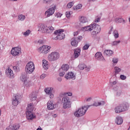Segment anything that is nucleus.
<instances>
[{"label": "nucleus", "mask_w": 130, "mask_h": 130, "mask_svg": "<svg viewBox=\"0 0 130 130\" xmlns=\"http://www.w3.org/2000/svg\"><path fill=\"white\" fill-rule=\"evenodd\" d=\"M82 31H92V35H97L98 33H100L101 31V27L96 23H93V24H90L89 26L83 27L82 28Z\"/></svg>", "instance_id": "1"}, {"label": "nucleus", "mask_w": 130, "mask_h": 130, "mask_svg": "<svg viewBox=\"0 0 130 130\" xmlns=\"http://www.w3.org/2000/svg\"><path fill=\"white\" fill-rule=\"evenodd\" d=\"M63 32H64L63 29L56 30L52 36V39L53 40H62V39H64L66 35L63 34Z\"/></svg>", "instance_id": "2"}, {"label": "nucleus", "mask_w": 130, "mask_h": 130, "mask_svg": "<svg viewBox=\"0 0 130 130\" xmlns=\"http://www.w3.org/2000/svg\"><path fill=\"white\" fill-rule=\"evenodd\" d=\"M20 80L23 83V86L25 88H29L32 85V82L27 75H22L20 77Z\"/></svg>", "instance_id": "3"}, {"label": "nucleus", "mask_w": 130, "mask_h": 130, "mask_svg": "<svg viewBox=\"0 0 130 130\" xmlns=\"http://www.w3.org/2000/svg\"><path fill=\"white\" fill-rule=\"evenodd\" d=\"M34 71H35V64H34V62L30 61L26 64L25 71L26 74H32Z\"/></svg>", "instance_id": "4"}, {"label": "nucleus", "mask_w": 130, "mask_h": 130, "mask_svg": "<svg viewBox=\"0 0 130 130\" xmlns=\"http://www.w3.org/2000/svg\"><path fill=\"white\" fill-rule=\"evenodd\" d=\"M88 110L87 107H82L79 108L78 110L75 112L74 115L76 117H80L81 116H83L86 114V112Z\"/></svg>", "instance_id": "5"}, {"label": "nucleus", "mask_w": 130, "mask_h": 130, "mask_svg": "<svg viewBox=\"0 0 130 130\" xmlns=\"http://www.w3.org/2000/svg\"><path fill=\"white\" fill-rule=\"evenodd\" d=\"M59 53L52 52L48 55V58L50 61H54L55 60H57L59 58Z\"/></svg>", "instance_id": "6"}, {"label": "nucleus", "mask_w": 130, "mask_h": 130, "mask_svg": "<svg viewBox=\"0 0 130 130\" xmlns=\"http://www.w3.org/2000/svg\"><path fill=\"white\" fill-rule=\"evenodd\" d=\"M50 48H51V47L49 46L43 45L39 48L38 51L40 53H44V54H46L49 52Z\"/></svg>", "instance_id": "7"}, {"label": "nucleus", "mask_w": 130, "mask_h": 130, "mask_svg": "<svg viewBox=\"0 0 130 130\" xmlns=\"http://www.w3.org/2000/svg\"><path fill=\"white\" fill-rule=\"evenodd\" d=\"M125 110H127V106L125 104L120 105L115 108L116 113H120V112L125 111Z\"/></svg>", "instance_id": "8"}, {"label": "nucleus", "mask_w": 130, "mask_h": 130, "mask_svg": "<svg viewBox=\"0 0 130 130\" xmlns=\"http://www.w3.org/2000/svg\"><path fill=\"white\" fill-rule=\"evenodd\" d=\"M63 100V108L64 109H67V108H70L71 107V101L70 100V98L66 96L62 99Z\"/></svg>", "instance_id": "9"}, {"label": "nucleus", "mask_w": 130, "mask_h": 130, "mask_svg": "<svg viewBox=\"0 0 130 130\" xmlns=\"http://www.w3.org/2000/svg\"><path fill=\"white\" fill-rule=\"evenodd\" d=\"M38 31L42 32V33H50V31L47 28V26L44 24H39Z\"/></svg>", "instance_id": "10"}, {"label": "nucleus", "mask_w": 130, "mask_h": 130, "mask_svg": "<svg viewBox=\"0 0 130 130\" xmlns=\"http://www.w3.org/2000/svg\"><path fill=\"white\" fill-rule=\"evenodd\" d=\"M56 9V6H55V5H54L53 7L49 9L45 13V15L46 17L47 18H48V17H50V16H52V15L54 14V12Z\"/></svg>", "instance_id": "11"}, {"label": "nucleus", "mask_w": 130, "mask_h": 130, "mask_svg": "<svg viewBox=\"0 0 130 130\" xmlns=\"http://www.w3.org/2000/svg\"><path fill=\"white\" fill-rule=\"evenodd\" d=\"M21 53V48L19 47H14L11 50V54L13 56H18Z\"/></svg>", "instance_id": "12"}, {"label": "nucleus", "mask_w": 130, "mask_h": 130, "mask_svg": "<svg viewBox=\"0 0 130 130\" xmlns=\"http://www.w3.org/2000/svg\"><path fill=\"white\" fill-rule=\"evenodd\" d=\"M26 116L28 120H32V119L36 118V116L33 114V112H32V111H27L26 112Z\"/></svg>", "instance_id": "13"}, {"label": "nucleus", "mask_w": 130, "mask_h": 130, "mask_svg": "<svg viewBox=\"0 0 130 130\" xmlns=\"http://www.w3.org/2000/svg\"><path fill=\"white\" fill-rule=\"evenodd\" d=\"M19 104V95L18 94H15L12 101V105L14 106H17Z\"/></svg>", "instance_id": "14"}, {"label": "nucleus", "mask_w": 130, "mask_h": 130, "mask_svg": "<svg viewBox=\"0 0 130 130\" xmlns=\"http://www.w3.org/2000/svg\"><path fill=\"white\" fill-rule=\"evenodd\" d=\"M6 75L9 78H14L15 74L13 72V70L11 69L10 68H8L7 70L6 71Z\"/></svg>", "instance_id": "15"}, {"label": "nucleus", "mask_w": 130, "mask_h": 130, "mask_svg": "<svg viewBox=\"0 0 130 130\" xmlns=\"http://www.w3.org/2000/svg\"><path fill=\"white\" fill-rule=\"evenodd\" d=\"M65 78L67 80L69 79H72V80H75L76 79V75L74 74L73 72H69L67 74L65 75Z\"/></svg>", "instance_id": "16"}, {"label": "nucleus", "mask_w": 130, "mask_h": 130, "mask_svg": "<svg viewBox=\"0 0 130 130\" xmlns=\"http://www.w3.org/2000/svg\"><path fill=\"white\" fill-rule=\"evenodd\" d=\"M47 108L49 110H52L54 109V104L52 103V101H49L47 103Z\"/></svg>", "instance_id": "17"}, {"label": "nucleus", "mask_w": 130, "mask_h": 130, "mask_svg": "<svg viewBox=\"0 0 130 130\" xmlns=\"http://www.w3.org/2000/svg\"><path fill=\"white\" fill-rule=\"evenodd\" d=\"M95 58H96L97 59H99V60H103L104 59V58L103 57V56H102V53L100 52H98L95 54Z\"/></svg>", "instance_id": "18"}, {"label": "nucleus", "mask_w": 130, "mask_h": 130, "mask_svg": "<svg viewBox=\"0 0 130 130\" xmlns=\"http://www.w3.org/2000/svg\"><path fill=\"white\" fill-rule=\"evenodd\" d=\"M15 126H17V127H15V126H13L12 125H9L8 127L6 128V130H17L19 129L20 128V125L19 124H17Z\"/></svg>", "instance_id": "19"}, {"label": "nucleus", "mask_w": 130, "mask_h": 130, "mask_svg": "<svg viewBox=\"0 0 130 130\" xmlns=\"http://www.w3.org/2000/svg\"><path fill=\"white\" fill-rule=\"evenodd\" d=\"M81 54V49H74V56L75 58L79 57V56Z\"/></svg>", "instance_id": "20"}, {"label": "nucleus", "mask_w": 130, "mask_h": 130, "mask_svg": "<svg viewBox=\"0 0 130 130\" xmlns=\"http://www.w3.org/2000/svg\"><path fill=\"white\" fill-rule=\"evenodd\" d=\"M53 90V87H47L45 88V92L48 95H49V94H51L52 93V90Z\"/></svg>", "instance_id": "21"}, {"label": "nucleus", "mask_w": 130, "mask_h": 130, "mask_svg": "<svg viewBox=\"0 0 130 130\" xmlns=\"http://www.w3.org/2000/svg\"><path fill=\"white\" fill-rule=\"evenodd\" d=\"M104 54L107 56H110L113 54V51L111 50H106L104 51Z\"/></svg>", "instance_id": "22"}, {"label": "nucleus", "mask_w": 130, "mask_h": 130, "mask_svg": "<svg viewBox=\"0 0 130 130\" xmlns=\"http://www.w3.org/2000/svg\"><path fill=\"white\" fill-rule=\"evenodd\" d=\"M105 105V102L102 101L101 102H94L93 104V106H102Z\"/></svg>", "instance_id": "23"}, {"label": "nucleus", "mask_w": 130, "mask_h": 130, "mask_svg": "<svg viewBox=\"0 0 130 130\" xmlns=\"http://www.w3.org/2000/svg\"><path fill=\"white\" fill-rule=\"evenodd\" d=\"M69 69H70V66H69L68 64H64L61 67V70H62V71H64V72L69 71Z\"/></svg>", "instance_id": "24"}, {"label": "nucleus", "mask_w": 130, "mask_h": 130, "mask_svg": "<svg viewBox=\"0 0 130 130\" xmlns=\"http://www.w3.org/2000/svg\"><path fill=\"white\" fill-rule=\"evenodd\" d=\"M123 122V120L122 118L120 117H117L116 118V123L117 124H121Z\"/></svg>", "instance_id": "25"}, {"label": "nucleus", "mask_w": 130, "mask_h": 130, "mask_svg": "<svg viewBox=\"0 0 130 130\" xmlns=\"http://www.w3.org/2000/svg\"><path fill=\"white\" fill-rule=\"evenodd\" d=\"M78 43L75 38L72 39V41L71 42V45H72V46H74V47H77V46H78Z\"/></svg>", "instance_id": "26"}, {"label": "nucleus", "mask_w": 130, "mask_h": 130, "mask_svg": "<svg viewBox=\"0 0 130 130\" xmlns=\"http://www.w3.org/2000/svg\"><path fill=\"white\" fill-rule=\"evenodd\" d=\"M34 109V107L33 106V104H29L28 105L27 107V111H33Z\"/></svg>", "instance_id": "27"}, {"label": "nucleus", "mask_w": 130, "mask_h": 130, "mask_svg": "<svg viewBox=\"0 0 130 130\" xmlns=\"http://www.w3.org/2000/svg\"><path fill=\"white\" fill-rule=\"evenodd\" d=\"M43 67L45 70L48 69V61L47 60H43Z\"/></svg>", "instance_id": "28"}, {"label": "nucleus", "mask_w": 130, "mask_h": 130, "mask_svg": "<svg viewBox=\"0 0 130 130\" xmlns=\"http://www.w3.org/2000/svg\"><path fill=\"white\" fill-rule=\"evenodd\" d=\"M115 76H116L120 72H121V69L119 67H116L114 68Z\"/></svg>", "instance_id": "29"}, {"label": "nucleus", "mask_w": 130, "mask_h": 130, "mask_svg": "<svg viewBox=\"0 0 130 130\" xmlns=\"http://www.w3.org/2000/svg\"><path fill=\"white\" fill-rule=\"evenodd\" d=\"M80 22H81V23H82L83 24H84V23H87V22H88V19H87V18H86L84 16H82L80 18Z\"/></svg>", "instance_id": "30"}, {"label": "nucleus", "mask_w": 130, "mask_h": 130, "mask_svg": "<svg viewBox=\"0 0 130 130\" xmlns=\"http://www.w3.org/2000/svg\"><path fill=\"white\" fill-rule=\"evenodd\" d=\"M78 68L80 69V70H83L84 69L86 68V66L85 64H80L78 66Z\"/></svg>", "instance_id": "31"}, {"label": "nucleus", "mask_w": 130, "mask_h": 130, "mask_svg": "<svg viewBox=\"0 0 130 130\" xmlns=\"http://www.w3.org/2000/svg\"><path fill=\"white\" fill-rule=\"evenodd\" d=\"M82 6L81 4H78L76 7H74L73 9H74V10H80V9L82 8Z\"/></svg>", "instance_id": "32"}, {"label": "nucleus", "mask_w": 130, "mask_h": 130, "mask_svg": "<svg viewBox=\"0 0 130 130\" xmlns=\"http://www.w3.org/2000/svg\"><path fill=\"white\" fill-rule=\"evenodd\" d=\"M43 2H44V4L49 5L53 2V0H43Z\"/></svg>", "instance_id": "33"}, {"label": "nucleus", "mask_w": 130, "mask_h": 130, "mask_svg": "<svg viewBox=\"0 0 130 130\" xmlns=\"http://www.w3.org/2000/svg\"><path fill=\"white\" fill-rule=\"evenodd\" d=\"M82 40H83V37L82 36H78L76 39V41H77L78 43L81 42Z\"/></svg>", "instance_id": "34"}, {"label": "nucleus", "mask_w": 130, "mask_h": 130, "mask_svg": "<svg viewBox=\"0 0 130 130\" xmlns=\"http://www.w3.org/2000/svg\"><path fill=\"white\" fill-rule=\"evenodd\" d=\"M113 35L115 37V38H118V36H119V35H118V32L117 31V30H115L113 32Z\"/></svg>", "instance_id": "35"}, {"label": "nucleus", "mask_w": 130, "mask_h": 130, "mask_svg": "<svg viewBox=\"0 0 130 130\" xmlns=\"http://www.w3.org/2000/svg\"><path fill=\"white\" fill-rule=\"evenodd\" d=\"M18 19L20 21H24V20H25V16H24L22 14L18 16Z\"/></svg>", "instance_id": "36"}, {"label": "nucleus", "mask_w": 130, "mask_h": 130, "mask_svg": "<svg viewBox=\"0 0 130 130\" xmlns=\"http://www.w3.org/2000/svg\"><path fill=\"white\" fill-rule=\"evenodd\" d=\"M73 6H74V2H72L68 4L67 7L68 8V9H71V8H72V7H73Z\"/></svg>", "instance_id": "37"}, {"label": "nucleus", "mask_w": 130, "mask_h": 130, "mask_svg": "<svg viewBox=\"0 0 130 130\" xmlns=\"http://www.w3.org/2000/svg\"><path fill=\"white\" fill-rule=\"evenodd\" d=\"M30 98H31L32 100H36V99L37 98V96L35 95V93H33L32 95L30 96Z\"/></svg>", "instance_id": "38"}, {"label": "nucleus", "mask_w": 130, "mask_h": 130, "mask_svg": "<svg viewBox=\"0 0 130 130\" xmlns=\"http://www.w3.org/2000/svg\"><path fill=\"white\" fill-rule=\"evenodd\" d=\"M30 33H31V31H30V30L28 29L24 32L23 35H24V36H28Z\"/></svg>", "instance_id": "39"}, {"label": "nucleus", "mask_w": 130, "mask_h": 130, "mask_svg": "<svg viewBox=\"0 0 130 130\" xmlns=\"http://www.w3.org/2000/svg\"><path fill=\"white\" fill-rule=\"evenodd\" d=\"M119 43H120V41H115L112 43V45L113 46H115L119 44Z\"/></svg>", "instance_id": "40"}, {"label": "nucleus", "mask_w": 130, "mask_h": 130, "mask_svg": "<svg viewBox=\"0 0 130 130\" xmlns=\"http://www.w3.org/2000/svg\"><path fill=\"white\" fill-rule=\"evenodd\" d=\"M116 23H121L123 21V19L122 18H116Z\"/></svg>", "instance_id": "41"}, {"label": "nucleus", "mask_w": 130, "mask_h": 130, "mask_svg": "<svg viewBox=\"0 0 130 130\" xmlns=\"http://www.w3.org/2000/svg\"><path fill=\"white\" fill-rule=\"evenodd\" d=\"M121 94V88H118V90H117V95L119 96Z\"/></svg>", "instance_id": "42"}, {"label": "nucleus", "mask_w": 130, "mask_h": 130, "mask_svg": "<svg viewBox=\"0 0 130 130\" xmlns=\"http://www.w3.org/2000/svg\"><path fill=\"white\" fill-rule=\"evenodd\" d=\"M89 47H90V45L86 44L84 46L83 49V50H87V49H89Z\"/></svg>", "instance_id": "43"}, {"label": "nucleus", "mask_w": 130, "mask_h": 130, "mask_svg": "<svg viewBox=\"0 0 130 130\" xmlns=\"http://www.w3.org/2000/svg\"><path fill=\"white\" fill-rule=\"evenodd\" d=\"M61 16H62V14H61L59 12H57L55 14V17L56 18H60V17H61Z\"/></svg>", "instance_id": "44"}, {"label": "nucleus", "mask_w": 130, "mask_h": 130, "mask_svg": "<svg viewBox=\"0 0 130 130\" xmlns=\"http://www.w3.org/2000/svg\"><path fill=\"white\" fill-rule=\"evenodd\" d=\"M49 31H50V32H52V31L54 30V27H53V26H50L48 27V28Z\"/></svg>", "instance_id": "45"}, {"label": "nucleus", "mask_w": 130, "mask_h": 130, "mask_svg": "<svg viewBox=\"0 0 130 130\" xmlns=\"http://www.w3.org/2000/svg\"><path fill=\"white\" fill-rule=\"evenodd\" d=\"M5 47V44L4 43V42H1L0 43V49H3Z\"/></svg>", "instance_id": "46"}, {"label": "nucleus", "mask_w": 130, "mask_h": 130, "mask_svg": "<svg viewBox=\"0 0 130 130\" xmlns=\"http://www.w3.org/2000/svg\"><path fill=\"white\" fill-rule=\"evenodd\" d=\"M120 78L121 80H126V76L123 75H121L120 76Z\"/></svg>", "instance_id": "47"}, {"label": "nucleus", "mask_w": 130, "mask_h": 130, "mask_svg": "<svg viewBox=\"0 0 130 130\" xmlns=\"http://www.w3.org/2000/svg\"><path fill=\"white\" fill-rule=\"evenodd\" d=\"M113 63H116L118 62V59L117 58H114L112 60Z\"/></svg>", "instance_id": "48"}, {"label": "nucleus", "mask_w": 130, "mask_h": 130, "mask_svg": "<svg viewBox=\"0 0 130 130\" xmlns=\"http://www.w3.org/2000/svg\"><path fill=\"white\" fill-rule=\"evenodd\" d=\"M13 69L14 71H19V67L17 66H13Z\"/></svg>", "instance_id": "49"}, {"label": "nucleus", "mask_w": 130, "mask_h": 130, "mask_svg": "<svg viewBox=\"0 0 130 130\" xmlns=\"http://www.w3.org/2000/svg\"><path fill=\"white\" fill-rule=\"evenodd\" d=\"M45 77H46V75L45 74H43L40 76V78L41 80H43V79H44V78H45Z\"/></svg>", "instance_id": "50"}, {"label": "nucleus", "mask_w": 130, "mask_h": 130, "mask_svg": "<svg viewBox=\"0 0 130 130\" xmlns=\"http://www.w3.org/2000/svg\"><path fill=\"white\" fill-rule=\"evenodd\" d=\"M66 16L67 18H69L71 16V13H70V12H66Z\"/></svg>", "instance_id": "51"}, {"label": "nucleus", "mask_w": 130, "mask_h": 130, "mask_svg": "<svg viewBox=\"0 0 130 130\" xmlns=\"http://www.w3.org/2000/svg\"><path fill=\"white\" fill-rule=\"evenodd\" d=\"M65 95L66 96H72L73 93H72V92H67V93H65Z\"/></svg>", "instance_id": "52"}, {"label": "nucleus", "mask_w": 130, "mask_h": 130, "mask_svg": "<svg viewBox=\"0 0 130 130\" xmlns=\"http://www.w3.org/2000/svg\"><path fill=\"white\" fill-rule=\"evenodd\" d=\"M64 74H66L64 72H62L59 74V75L60 77H63V76H64Z\"/></svg>", "instance_id": "53"}, {"label": "nucleus", "mask_w": 130, "mask_h": 130, "mask_svg": "<svg viewBox=\"0 0 130 130\" xmlns=\"http://www.w3.org/2000/svg\"><path fill=\"white\" fill-rule=\"evenodd\" d=\"M91 100H92V98H88L85 99V101L87 102H89V101H91Z\"/></svg>", "instance_id": "54"}, {"label": "nucleus", "mask_w": 130, "mask_h": 130, "mask_svg": "<svg viewBox=\"0 0 130 130\" xmlns=\"http://www.w3.org/2000/svg\"><path fill=\"white\" fill-rule=\"evenodd\" d=\"M90 69H91L90 67H87V66H86L85 70H86V72H89V71H90Z\"/></svg>", "instance_id": "55"}, {"label": "nucleus", "mask_w": 130, "mask_h": 130, "mask_svg": "<svg viewBox=\"0 0 130 130\" xmlns=\"http://www.w3.org/2000/svg\"><path fill=\"white\" fill-rule=\"evenodd\" d=\"M79 35V31H75L74 32V36H78Z\"/></svg>", "instance_id": "56"}, {"label": "nucleus", "mask_w": 130, "mask_h": 130, "mask_svg": "<svg viewBox=\"0 0 130 130\" xmlns=\"http://www.w3.org/2000/svg\"><path fill=\"white\" fill-rule=\"evenodd\" d=\"M49 95H50L49 97L51 99H52L53 98V97H54V95L52 93H50Z\"/></svg>", "instance_id": "57"}, {"label": "nucleus", "mask_w": 130, "mask_h": 130, "mask_svg": "<svg viewBox=\"0 0 130 130\" xmlns=\"http://www.w3.org/2000/svg\"><path fill=\"white\" fill-rule=\"evenodd\" d=\"M100 21V18H97L96 19H95V22L96 23H98V22H99Z\"/></svg>", "instance_id": "58"}, {"label": "nucleus", "mask_w": 130, "mask_h": 130, "mask_svg": "<svg viewBox=\"0 0 130 130\" xmlns=\"http://www.w3.org/2000/svg\"><path fill=\"white\" fill-rule=\"evenodd\" d=\"M62 80V79L61 78H60V77H59V78H58V81H59V82H61Z\"/></svg>", "instance_id": "59"}, {"label": "nucleus", "mask_w": 130, "mask_h": 130, "mask_svg": "<svg viewBox=\"0 0 130 130\" xmlns=\"http://www.w3.org/2000/svg\"><path fill=\"white\" fill-rule=\"evenodd\" d=\"M112 29H113V27H111V31H109V34H111V31H112Z\"/></svg>", "instance_id": "60"}, {"label": "nucleus", "mask_w": 130, "mask_h": 130, "mask_svg": "<svg viewBox=\"0 0 130 130\" xmlns=\"http://www.w3.org/2000/svg\"><path fill=\"white\" fill-rule=\"evenodd\" d=\"M113 85H116V81H113Z\"/></svg>", "instance_id": "61"}, {"label": "nucleus", "mask_w": 130, "mask_h": 130, "mask_svg": "<svg viewBox=\"0 0 130 130\" xmlns=\"http://www.w3.org/2000/svg\"><path fill=\"white\" fill-rule=\"evenodd\" d=\"M2 76H3V73H2V72L0 70V77H2Z\"/></svg>", "instance_id": "62"}, {"label": "nucleus", "mask_w": 130, "mask_h": 130, "mask_svg": "<svg viewBox=\"0 0 130 130\" xmlns=\"http://www.w3.org/2000/svg\"><path fill=\"white\" fill-rule=\"evenodd\" d=\"M37 130H42V129L38 128Z\"/></svg>", "instance_id": "63"}, {"label": "nucleus", "mask_w": 130, "mask_h": 130, "mask_svg": "<svg viewBox=\"0 0 130 130\" xmlns=\"http://www.w3.org/2000/svg\"><path fill=\"white\" fill-rule=\"evenodd\" d=\"M128 130H130V126H129V127Z\"/></svg>", "instance_id": "64"}]
</instances>
